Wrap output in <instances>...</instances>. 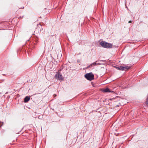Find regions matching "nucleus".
Segmentation results:
<instances>
[{
	"instance_id": "f257e3e1",
	"label": "nucleus",
	"mask_w": 148,
	"mask_h": 148,
	"mask_svg": "<svg viewBox=\"0 0 148 148\" xmlns=\"http://www.w3.org/2000/svg\"><path fill=\"white\" fill-rule=\"evenodd\" d=\"M100 44L102 47L108 49L112 48L113 46L112 44L104 41L101 42Z\"/></svg>"
},
{
	"instance_id": "f03ea898",
	"label": "nucleus",
	"mask_w": 148,
	"mask_h": 148,
	"mask_svg": "<svg viewBox=\"0 0 148 148\" xmlns=\"http://www.w3.org/2000/svg\"><path fill=\"white\" fill-rule=\"evenodd\" d=\"M85 77L87 80L91 81L94 79V75L92 73H90L86 74Z\"/></svg>"
},
{
	"instance_id": "7ed1b4c3",
	"label": "nucleus",
	"mask_w": 148,
	"mask_h": 148,
	"mask_svg": "<svg viewBox=\"0 0 148 148\" xmlns=\"http://www.w3.org/2000/svg\"><path fill=\"white\" fill-rule=\"evenodd\" d=\"M55 78L59 80H62L63 79L62 75L59 72H56L55 75Z\"/></svg>"
},
{
	"instance_id": "20e7f679",
	"label": "nucleus",
	"mask_w": 148,
	"mask_h": 148,
	"mask_svg": "<svg viewBox=\"0 0 148 148\" xmlns=\"http://www.w3.org/2000/svg\"><path fill=\"white\" fill-rule=\"evenodd\" d=\"M131 67L130 66H122V68L123 69V70L127 71L130 69Z\"/></svg>"
},
{
	"instance_id": "39448f33",
	"label": "nucleus",
	"mask_w": 148,
	"mask_h": 148,
	"mask_svg": "<svg viewBox=\"0 0 148 148\" xmlns=\"http://www.w3.org/2000/svg\"><path fill=\"white\" fill-rule=\"evenodd\" d=\"M99 61H97L95 62H94V63L90 64V65L91 66H95L97 65H101V63H97V62H98Z\"/></svg>"
},
{
	"instance_id": "423d86ee",
	"label": "nucleus",
	"mask_w": 148,
	"mask_h": 148,
	"mask_svg": "<svg viewBox=\"0 0 148 148\" xmlns=\"http://www.w3.org/2000/svg\"><path fill=\"white\" fill-rule=\"evenodd\" d=\"M30 99V98L29 97L27 96L25 97L24 99V102L25 103H27L28 101Z\"/></svg>"
},
{
	"instance_id": "0eeeda50",
	"label": "nucleus",
	"mask_w": 148,
	"mask_h": 148,
	"mask_svg": "<svg viewBox=\"0 0 148 148\" xmlns=\"http://www.w3.org/2000/svg\"><path fill=\"white\" fill-rule=\"evenodd\" d=\"M103 91L105 92H111L109 89L108 88L104 89Z\"/></svg>"
},
{
	"instance_id": "6e6552de",
	"label": "nucleus",
	"mask_w": 148,
	"mask_h": 148,
	"mask_svg": "<svg viewBox=\"0 0 148 148\" xmlns=\"http://www.w3.org/2000/svg\"><path fill=\"white\" fill-rule=\"evenodd\" d=\"M115 67L118 70H119L123 71V69H122V66H120L119 67L115 66Z\"/></svg>"
},
{
	"instance_id": "1a4fd4ad",
	"label": "nucleus",
	"mask_w": 148,
	"mask_h": 148,
	"mask_svg": "<svg viewBox=\"0 0 148 148\" xmlns=\"http://www.w3.org/2000/svg\"><path fill=\"white\" fill-rule=\"evenodd\" d=\"M90 66H91V65H90H90H89V66H88V67H87V68H89Z\"/></svg>"
},
{
	"instance_id": "9d476101",
	"label": "nucleus",
	"mask_w": 148,
	"mask_h": 148,
	"mask_svg": "<svg viewBox=\"0 0 148 148\" xmlns=\"http://www.w3.org/2000/svg\"><path fill=\"white\" fill-rule=\"evenodd\" d=\"M132 22V21H130L129 22V23H131Z\"/></svg>"
},
{
	"instance_id": "9b49d317",
	"label": "nucleus",
	"mask_w": 148,
	"mask_h": 148,
	"mask_svg": "<svg viewBox=\"0 0 148 148\" xmlns=\"http://www.w3.org/2000/svg\"><path fill=\"white\" fill-rule=\"evenodd\" d=\"M54 97H56V95H55H55H53V96H54Z\"/></svg>"
},
{
	"instance_id": "f8f14e48",
	"label": "nucleus",
	"mask_w": 148,
	"mask_h": 148,
	"mask_svg": "<svg viewBox=\"0 0 148 148\" xmlns=\"http://www.w3.org/2000/svg\"><path fill=\"white\" fill-rule=\"evenodd\" d=\"M2 124L1 125V126L2 125H3V122H2Z\"/></svg>"
},
{
	"instance_id": "ddd939ff",
	"label": "nucleus",
	"mask_w": 148,
	"mask_h": 148,
	"mask_svg": "<svg viewBox=\"0 0 148 148\" xmlns=\"http://www.w3.org/2000/svg\"><path fill=\"white\" fill-rule=\"evenodd\" d=\"M43 29L42 28V29H40V30L41 31H42V30H43Z\"/></svg>"
},
{
	"instance_id": "4468645a",
	"label": "nucleus",
	"mask_w": 148,
	"mask_h": 148,
	"mask_svg": "<svg viewBox=\"0 0 148 148\" xmlns=\"http://www.w3.org/2000/svg\"><path fill=\"white\" fill-rule=\"evenodd\" d=\"M97 63H98V62H97Z\"/></svg>"
}]
</instances>
